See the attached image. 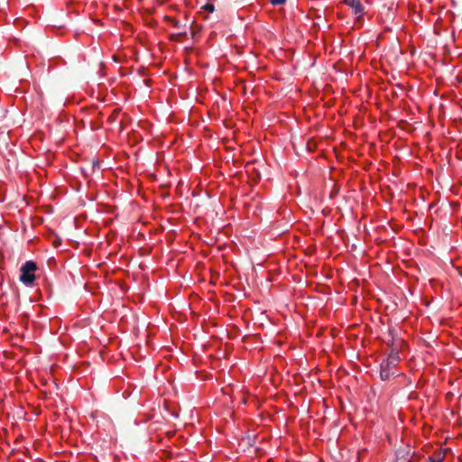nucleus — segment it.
<instances>
[{
    "instance_id": "nucleus-7",
    "label": "nucleus",
    "mask_w": 462,
    "mask_h": 462,
    "mask_svg": "<svg viewBox=\"0 0 462 462\" xmlns=\"http://www.w3.org/2000/svg\"><path fill=\"white\" fill-rule=\"evenodd\" d=\"M204 10L208 11V13H213L214 10H215V6L213 4L211 3H207L206 5H203L202 7Z\"/></svg>"
},
{
    "instance_id": "nucleus-3",
    "label": "nucleus",
    "mask_w": 462,
    "mask_h": 462,
    "mask_svg": "<svg viewBox=\"0 0 462 462\" xmlns=\"http://www.w3.org/2000/svg\"><path fill=\"white\" fill-rule=\"evenodd\" d=\"M343 3L352 8L358 20L362 18L365 14V7L360 0H344Z\"/></svg>"
},
{
    "instance_id": "nucleus-1",
    "label": "nucleus",
    "mask_w": 462,
    "mask_h": 462,
    "mask_svg": "<svg viewBox=\"0 0 462 462\" xmlns=\"http://www.w3.org/2000/svg\"><path fill=\"white\" fill-rule=\"evenodd\" d=\"M401 360L400 352L393 348L388 356L381 362L380 378L383 381H388L395 374V368Z\"/></svg>"
},
{
    "instance_id": "nucleus-4",
    "label": "nucleus",
    "mask_w": 462,
    "mask_h": 462,
    "mask_svg": "<svg viewBox=\"0 0 462 462\" xmlns=\"http://www.w3.org/2000/svg\"><path fill=\"white\" fill-rule=\"evenodd\" d=\"M395 462H412L410 450L401 449L396 451Z\"/></svg>"
},
{
    "instance_id": "nucleus-6",
    "label": "nucleus",
    "mask_w": 462,
    "mask_h": 462,
    "mask_svg": "<svg viewBox=\"0 0 462 462\" xmlns=\"http://www.w3.org/2000/svg\"><path fill=\"white\" fill-rule=\"evenodd\" d=\"M445 456L441 453H434L432 456L429 457L428 462H444Z\"/></svg>"
},
{
    "instance_id": "nucleus-2",
    "label": "nucleus",
    "mask_w": 462,
    "mask_h": 462,
    "mask_svg": "<svg viewBox=\"0 0 462 462\" xmlns=\"http://www.w3.org/2000/svg\"><path fill=\"white\" fill-rule=\"evenodd\" d=\"M38 266L34 261L29 260L26 261L20 269V282H23L26 286H32L35 281V272L37 271Z\"/></svg>"
},
{
    "instance_id": "nucleus-5",
    "label": "nucleus",
    "mask_w": 462,
    "mask_h": 462,
    "mask_svg": "<svg viewBox=\"0 0 462 462\" xmlns=\"http://www.w3.org/2000/svg\"><path fill=\"white\" fill-rule=\"evenodd\" d=\"M169 22L171 23V24L175 28V29H178V30H180L182 29L183 31L180 32V34H186V25H181L180 23L174 19V18H168Z\"/></svg>"
},
{
    "instance_id": "nucleus-8",
    "label": "nucleus",
    "mask_w": 462,
    "mask_h": 462,
    "mask_svg": "<svg viewBox=\"0 0 462 462\" xmlns=\"http://www.w3.org/2000/svg\"><path fill=\"white\" fill-rule=\"evenodd\" d=\"M287 0H270L273 5H282L286 3Z\"/></svg>"
}]
</instances>
